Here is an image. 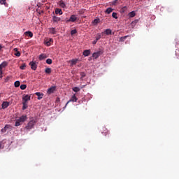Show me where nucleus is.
<instances>
[{
	"mask_svg": "<svg viewBox=\"0 0 179 179\" xmlns=\"http://www.w3.org/2000/svg\"><path fill=\"white\" fill-rule=\"evenodd\" d=\"M15 87H19L20 86V81H15L14 83Z\"/></svg>",
	"mask_w": 179,
	"mask_h": 179,
	"instance_id": "nucleus-27",
	"label": "nucleus"
},
{
	"mask_svg": "<svg viewBox=\"0 0 179 179\" xmlns=\"http://www.w3.org/2000/svg\"><path fill=\"white\" fill-rule=\"evenodd\" d=\"M20 122H22L21 121H20V120H17V121L15 122V127H20Z\"/></svg>",
	"mask_w": 179,
	"mask_h": 179,
	"instance_id": "nucleus-34",
	"label": "nucleus"
},
{
	"mask_svg": "<svg viewBox=\"0 0 179 179\" xmlns=\"http://www.w3.org/2000/svg\"><path fill=\"white\" fill-rule=\"evenodd\" d=\"M8 80H9V78H7L6 79V82H8Z\"/></svg>",
	"mask_w": 179,
	"mask_h": 179,
	"instance_id": "nucleus-48",
	"label": "nucleus"
},
{
	"mask_svg": "<svg viewBox=\"0 0 179 179\" xmlns=\"http://www.w3.org/2000/svg\"><path fill=\"white\" fill-rule=\"evenodd\" d=\"M55 14L56 15H62V10L59 9V8H56L55 9Z\"/></svg>",
	"mask_w": 179,
	"mask_h": 179,
	"instance_id": "nucleus-18",
	"label": "nucleus"
},
{
	"mask_svg": "<svg viewBox=\"0 0 179 179\" xmlns=\"http://www.w3.org/2000/svg\"><path fill=\"white\" fill-rule=\"evenodd\" d=\"M35 94L38 96V100H41V99H43V96H44V94L41 92H36Z\"/></svg>",
	"mask_w": 179,
	"mask_h": 179,
	"instance_id": "nucleus-10",
	"label": "nucleus"
},
{
	"mask_svg": "<svg viewBox=\"0 0 179 179\" xmlns=\"http://www.w3.org/2000/svg\"><path fill=\"white\" fill-rule=\"evenodd\" d=\"M78 63V59H73L71 60V65H76Z\"/></svg>",
	"mask_w": 179,
	"mask_h": 179,
	"instance_id": "nucleus-26",
	"label": "nucleus"
},
{
	"mask_svg": "<svg viewBox=\"0 0 179 179\" xmlns=\"http://www.w3.org/2000/svg\"><path fill=\"white\" fill-rule=\"evenodd\" d=\"M73 90L76 92L78 93V92L80 91V88L78 87H75L73 88Z\"/></svg>",
	"mask_w": 179,
	"mask_h": 179,
	"instance_id": "nucleus-28",
	"label": "nucleus"
},
{
	"mask_svg": "<svg viewBox=\"0 0 179 179\" xmlns=\"http://www.w3.org/2000/svg\"><path fill=\"white\" fill-rule=\"evenodd\" d=\"M84 57H89L90 55V50H85L83 52Z\"/></svg>",
	"mask_w": 179,
	"mask_h": 179,
	"instance_id": "nucleus-16",
	"label": "nucleus"
},
{
	"mask_svg": "<svg viewBox=\"0 0 179 179\" xmlns=\"http://www.w3.org/2000/svg\"><path fill=\"white\" fill-rule=\"evenodd\" d=\"M18 120H20V121L21 122H24V121H26L27 120V116L26 115H22L21 116Z\"/></svg>",
	"mask_w": 179,
	"mask_h": 179,
	"instance_id": "nucleus-14",
	"label": "nucleus"
},
{
	"mask_svg": "<svg viewBox=\"0 0 179 179\" xmlns=\"http://www.w3.org/2000/svg\"><path fill=\"white\" fill-rule=\"evenodd\" d=\"M112 17H114V19H118V17L117 16V13H113Z\"/></svg>",
	"mask_w": 179,
	"mask_h": 179,
	"instance_id": "nucleus-39",
	"label": "nucleus"
},
{
	"mask_svg": "<svg viewBox=\"0 0 179 179\" xmlns=\"http://www.w3.org/2000/svg\"><path fill=\"white\" fill-rule=\"evenodd\" d=\"M128 37H129V36L127 35V36H122V38L125 40L126 38H128Z\"/></svg>",
	"mask_w": 179,
	"mask_h": 179,
	"instance_id": "nucleus-43",
	"label": "nucleus"
},
{
	"mask_svg": "<svg viewBox=\"0 0 179 179\" xmlns=\"http://www.w3.org/2000/svg\"><path fill=\"white\" fill-rule=\"evenodd\" d=\"M136 13H135V11H131L129 13V17H135Z\"/></svg>",
	"mask_w": 179,
	"mask_h": 179,
	"instance_id": "nucleus-22",
	"label": "nucleus"
},
{
	"mask_svg": "<svg viewBox=\"0 0 179 179\" xmlns=\"http://www.w3.org/2000/svg\"><path fill=\"white\" fill-rule=\"evenodd\" d=\"M49 30L51 34H57V30L55 29V28L52 27L50 28Z\"/></svg>",
	"mask_w": 179,
	"mask_h": 179,
	"instance_id": "nucleus-19",
	"label": "nucleus"
},
{
	"mask_svg": "<svg viewBox=\"0 0 179 179\" xmlns=\"http://www.w3.org/2000/svg\"><path fill=\"white\" fill-rule=\"evenodd\" d=\"M6 131H8V129H12V126H10V124H6L5 127H4Z\"/></svg>",
	"mask_w": 179,
	"mask_h": 179,
	"instance_id": "nucleus-30",
	"label": "nucleus"
},
{
	"mask_svg": "<svg viewBox=\"0 0 179 179\" xmlns=\"http://www.w3.org/2000/svg\"><path fill=\"white\" fill-rule=\"evenodd\" d=\"M120 41H121V42H124V41H124V38H122V37H121V38H120Z\"/></svg>",
	"mask_w": 179,
	"mask_h": 179,
	"instance_id": "nucleus-44",
	"label": "nucleus"
},
{
	"mask_svg": "<svg viewBox=\"0 0 179 179\" xmlns=\"http://www.w3.org/2000/svg\"><path fill=\"white\" fill-rule=\"evenodd\" d=\"M78 20V17H76L75 15H71L70 18H66L63 22H66V23H69V22H72L73 23H75V21Z\"/></svg>",
	"mask_w": 179,
	"mask_h": 179,
	"instance_id": "nucleus-2",
	"label": "nucleus"
},
{
	"mask_svg": "<svg viewBox=\"0 0 179 179\" xmlns=\"http://www.w3.org/2000/svg\"><path fill=\"white\" fill-rule=\"evenodd\" d=\"M24 34H25V36H27L28 37H33V32H31V31H26V32H24Z\"/></svg>",
	"mask_w": 179,
	"mask_h": 179,
	"instance_id": "nucleus-20",
	"label": "nucleus"
},
{
	"mask_svg": "<svg viewBox=\"0 0 179 179\" xmlns=\"http://www.w3.org/2000/svg\"><path fill=\"white\" fill-rule=\"evenodd\" d=\"M102 37H104V32H102L101 34H97L95 38L96 41H99V40H100V38H101Z\"/></svg>",
	"mask_w": 179,
	"mask_h": 179,
	"instance_id": "nucleus-9",
	"label": "nucleus"
},
{
	"mask_svg": "<svg viewBox=\"0 0 179 179\" xmlns=\"http://www.w3.org/2000/svg\"><path fill=\"white\" fill-rule=\"evenodd\" d=\"M8 107H9V102L8 101L3 102L2 108L5 109V108H8Z\"/></svg>",
	"mask_w": 179,
	"mask_h": 179,
	"instance_id": "nucleus-13",
	"label": "nucleus"
},
{
	"mask_svg": "<svg viewBox=\"0 0 179 179\" xmlns=\"http://www.w3.org/2000/svg\"><path fill=\"white\" fill-rule=\"evenodd\" d=\"M51 42H52V38H50V39L45 41V44L48 47H50V45H51Z\"/></svg>",
	"mask_w": 179,
	"mask_h": 179,
	"instance_id": "nucleus-12",
	"label": "nucleus"
},
{
	"mask_svg": "<svg viewBox=\"0 0 179 179\" xmlns=\"http://www.w3.org/2000/svg\"><path fill=\"white\" fill-rule=\"evenodd\" d=\"M80 75L81 76L80 79H83L86 76V73L85 72L80 73Z\"/></svg>",
	"mask_w": 179,
	"mask_h": 179,
	"instance_id": "nucleus-32",
	"label": "nucleus"
},
{
	"mask_svg": "<svg viewBox=\"0 0 179 179\" xmlns=\"http://www.w3.org/2000/svg\"><path fill=\"white\" fill-rule=\"evenodd\" d=\"M76 33H78V31H76V29H73L71 31V36H73V34H76Z\"/></svg>",
	"mask_w": 179,
	"mask_h": 179,
	"instance_id": "nucleus-36",
	"label": "nucleus"
},
{
	"mask_svg": "<svg viewBox=\"0 0 179 179\" xmlns=\"http://www.w3.org/2000/svg\"><path fill=\"white\" fill-rule=\"evenodd\" d=\"M1 148H2V143L1 142H0V149H1Z\"/></svg>",
	"mask_w": 179,
	"mask_h": 179,
	"instance_id": "nucleus-46",
	"label": "nucleus"
},
{
	"mask_svg": "<svg viewBox=\"0 0 179 179\" xmlns=\"http://www.w3.org/2000/svg\"><path fill=\"white\" fill-rule=\"evenodd\" d=\"M29 65L31 66V69H32L33 71H36V69H37V64H36V62H30Z\"/></svg>",
	"mask_w": 179,
	"mask_h": 179,
	"instance_id": "nucleus-3",
	"label": "nucleus"
},
{
	"mask_svg": "<svg viewBox=\"0 0 179 179\" xmlns=\"http://www.w3.org/2000/svg\"><path fill=\"white\" fill-rule=\"evenodd\" d=\"M111 12H113V8H108L106 10V13L108 14V15H110V13H111Z\"/></svg>",
	"mask_w": 179,
	"mask_h": 179,
	"instance_id": "nucleus-25",
	"label": "nucleus"
},
{
	"mask_svg": "<svg viewBox=\"0 0 179 179\" xmlns=\"http://www.w3.org/2000/svg\"><path fill=\"white\" fill-rule=\"evenodd\" d=\"M1 5H6V0H0Z\"/></svg>",
	"mask_w": 179,
	"mask_h": 179,
	"instance_id": "nucleus-38",
	"label": "nucleus"
},
{
	"mask_svg": "<svg viewBox=\"0 0 179 179\" xmlns=\"http://www.w3.org/2000/svg\"><path fill=\"white\" fill-rule=\"evenodd\" d=\"M101 54H103V52L99 50L96 52H94L92 54V57L93 58H95V59H97V57L99 56V55H101Z\"/></svg>",
	"mask_w": 179,
	"mask_h": 179,
	"instance_id": "nucleus-6",
	"label": "nucleus"
},
{
	"mask_svg": "<svg viewBox=\"0 0 179 179\" xmlns=\"http://www.w3.org/2000/svg\"><path fill=\"white\" fill-rule=\"evenodd\" d=\"M30 98H31L30 95H24L22 97V101L24 103H27V101H29Z\"/></svg>",
	"mask_w": 179,
	"mask_h": 179,
	"instance_id": "nucleus-7",
	"label": "nucleus"
},
{
	"mask_svg": "<svg viewBox=\"0 0 179 179\" xmlns=\"http://www.w3.org/2000/svg\"><path fill=\"white\" fill-rule=\"evenodd\" d=\"M52 20H53L54 23H58V22H61V17L54 15L52 17Z\"/></svg>",
	"mask_w": 179,
	"mask_h": 179,
	"instance_id": "nucleus-8",
	"label": "nucleus"
},
{
	"mask_svg": "<svg viewBox=\"0 0 179 179\" xmlns=\"http://www.w3.org/2000/svg\"><path fill=\"white\" fill-rule=\"evenodd\" d=\"M103 33L104 34H106V36H110L113 33V31H111L110 29H107Z\"/></svg>",
	"mask_w": 179,
	"mask_h": 179,
	"instance_id": "nucleus-15",
	"label": "nucleus"
},
{
	"mask_svg": "<svg viewBox=\"0 0 179 179\" xmlns=\"http://www.w3.org/2000/svg\"><path fill=\"white\" fill-rule=\"evenodd\" d=\"M14 51H15V55L16 56V57H20V52H19L18 50H17V48H15L14 49Z\"/></svg>",
	"mask_w": 179,
	"mask_h": 179,
	"instance_id": "nucleus-21",
	"label": "nucleus"
},
{
	"mask_svg": "<svg viewBox=\"0 0 179 179\" xmlns=\"http://www.w3.org/2000/svg\"><path fill=\"white\" fill-rule=\"evenodd\" d=\"M45 73H51V69L50 68H47L45 70Z\"/></svg>",
	"mask_w": 179,
	"mask_h": 179,
	"instance_id": "nucleus-35",
	"label": "nucleus"
},
{
	"mask_svg": "<svg viewBox=\"0 0 179 179\" xmlns=\"http://www.w3.org/2000/svg\"><path fill=\"white\" fill-rule=\"evenodd\" d=\"M6 66H8V62H3L1 64H0V70L2 71L3 68H6Z\"/></svg>",
	"mask_w": 179,
	"mask_h": 179,
	"instance_id": "nucleus-11",
	"label": "nucleus"
},
{
	"mask_svg": "<svg viewBox=\"0 0 179 179\" xmlns=\"http://www.w3.org/2000/svg\"><path fill=\"white\" fill-rule=\"evenodd\" d=\"M106 134H108V130L106 129Z\"/></svg>",
	"mask_w": 179,
	"mask_h": 179,
	"instance_id": "nucleus-49",
	"label": "nucleus"
},
{
	"mask_svg": "<svg viewBox=\"0 0 179 179\" xmlns=\"http://www.w3.org/2000/svg\"><path fill=\"white\" fill-rule=\"evenodd\" d=\"M59 6H61V8H65L66 5H65V3L64 2V1L61 0L59 1Z\"/></svg>",
	"mask_w": 179,
	"mask_h": 179,
	"instance_id": "nucleus-24",
	"label": "nucleus"
},
{
	"mask_svg": "<svg viewBox=\"0 0 179 179\" xmlns=\"http://www.w3.org/2000/svg\"><path fill=\"white\" fill-rule=\"evenodd\" d=\"M3 72L2 71V70L0 69V78H1V79H2V78L3 76Z\"/></svg>",
	"mask_w": 179,
	"mask_h": 179,
	"instance_id": "nucleus-40",
	"label": "nucleus"
},
{
	"mask_svg": "<svg viewBox=\"0 0 179 179\" xmlns=\"http://www.w3.org/2000/svg\"><path fill=\"white\" fill-rule=\"evenodd\" d=\"M46 64H48V65H51V64H52V59H48L46 60Z\"/></svg>",
	"mask_w": 179,
	"mask_h": 179,
	"instance_id": "nucleus-31",
	"label": "nucleus"
},
{
	"mask_svg": "<svg viewBox=\"0 0 179 179\" xmlns=\"http://www.w3.org/2000/svg\"><path fill=\"white\" fill-rule=\"evenodd\" d=\"M45 58H47V55L45 54H41L39 55L40 61H43V59H45Z\"/></svg>",
	"mask_w": 179,
	"mask_h": 179,
	"instance_id": "nucleus-17",
	"label": "nucleus"
},
{
	"mask_svg": "<svg viewBox=\"0 0 179 179\" xmlns=\"http://www.w3.org/2000/svg\"><path fill=\"white\" fill-rule=\"evenodd\" d=\"M55 89H57L56 86H52L50 88L48 89V94H51V93H54V92H55Z\"/></svg>",
	"mask_w": 179,
	"mask_h": 179,
	"instance_id": "nucleus-4",
	"label": "nucleus"
},
{
	"mask_svg": "<svg viewBox=\"0 0 179 179\" xmlns=\"http://www.w3.org/2000/svg\"><path fill=\"white\" fill-rule=\"evenodd\" d=\"M71 101H78V98L76 97V95H73L71 99L66 103L65 107H66V106H68V104H69V103H71Z\"/></svg>",
	"mask_w": 179,
	"mask_h": 179,
	"instance_id": "nucleus-5",
	"label": "nucleus"
},
{
	"mask_svg": "<svg viewBox=\"0 0 179 179\" xmlns=\"http://www.w3.org/2000/svg\"><path fill=\"white\" fill-rule=\"evenodd\" d=\"M1 132H2L3 134H5V132H6V129L5 128L1 129Z\"/></svg>",
	"mask_w": 179,
	"mask_h": 179,
	"instance_id": "nucleus-42",
	"label": "nucleus"
},
{
	"mask_svg": "<svg viewBox=\"0 0 179 179\" xmlns=\"http://www.w3.org/2000/svg\"><path fill=\"white\" fill-rule=\"evenodd\" d=\"M26 87H27V85H26L24 84L20 85L21 90H24L26 89Z\"/></svg>",
	"mask_w": 179,
	"mask_h": 179,
	"instance_id": "nucleus-33",
	"label": "nucleus"
},
{
	"mask_svg": "<svg viewBox=\"0 0 179 179\" xmlns=\"http://www.w3.org/2000/svg\"><path fill=\"white\" fill-rule=\"evenodd\" d=\"M22 110H26V108H27V102H22Z\"/></svg>",
	"mask_w": 179,
	"mask_h": 179,
	"instance_id": "nucleus-29",
	"label": "nucleus"
},
{
	"mask_svg": "<svg viewBox=\"0 0 179 179\" xmlns=\"http://www.w3.org/2000/svg\"><path fill=\"white\" fill-rule=\"evenodd\" d=\"M26 68V64H22L20 66V69L22 70H24Z\"/></svg>",
	"mask_w": 179,
	"mask_h": 179,
	"instance_id": "nucleus-37",
	"label": "nucleus"
},
{
	"mask_svg": "<svg viewBox=\"0 0 179 179\" xmlns=\"http://www.w3.org/2000/svg\"><path fill=\"white\" fill-rule=\"evenodd\" d=\"M97 41H96V40L95 39V40L92 42V44H94H94H96V43H97Z\"/></svg>",
	"mask_w": 179,
	"mask_h": 179,
	"instance_id": "nucleus-45",
	"label": "nucleus"
},
{
	"mask_svg": "<svg viewBox=\"0 0 179 179\" xmlns=\"http://www.w3.org/2000/svg\"><path fill=\"white\" fill-rule=\"evenodd\" d=\"M2 50V45L0 44V51Z\"/></svg>",
	"mask_w": 179,
	"mask_h": 179,
	"instance_id": "nucleus-47",
	"label": "nucleus"
},
{
	"mask_svg": "<svg viewBox=\"0 0 179 179\" xmlns=\"http://www.w3.org/2000/svg\"><path fill=\"white\" fill-rule=\"evenodd\" d=\"M94 25L96 26V24H99V23H100V19L96 18L94 19L93 21Z\"/></svg>",
	"mask_w": 179,
	"mask_h": 179,
	"instance_id": "nucleus-23",
	"label": "nucleus"
},
{
	"mask_svg": "<svg viewBox=\"0 0 179 179\" xmlns=\"http://www.w3.org/2000/svg\"><path fill=\"white\" fill-rule=\"evenodd\" d=\"M34 125H36V120H32L29 122L27 125L25 127V129L27 131H30V129H33V128H34Z\"/></svg>",
	"mask_w": 179,
	"mask_h": 179,
	"instance_id": "nucleus-1",
	"label": "nucleus"
},
{
	"mask_svg": "<svg viewBox=\"0 0 179 179\" xmlns=\"http://www.w3.org/2000/svg\"><path fill=\"white\" fill-rule=\"evenodd\" d=\"M117 2H118V0H115L112 2L113 5H117Z\"/></svg>",
	"mask_w": 179,
	"mask_h": 179,
	"instance_id": "nucleus-41",
	"label": "nucleus"
}]
</instances>
